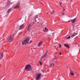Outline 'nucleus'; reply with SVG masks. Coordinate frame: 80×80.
I'll list each match as a JSON object with an SVG mask.
<instances>
[{
	"instance_id": "obj_1",
	"label": "nucleus",
	"mask_w": 80,
	"mask_h": 80,
	"mask_svg": "<svg viewBox=\"0 0 80 80\" xmlns=\"http://www.w3.org/2000/svg\"><path fill=\"white\" fill-rule=\"evenodd\" d=\"M30 40V38L28 37L25 38V40L22 41V44L23 45L28 43V42Z\"/></svg>"
},
{
	"instance_id": "obj_2",
	"label": "nucleus",
	"mask_w": 80,
	"mask_h": 80,
	"mask_svg": "<svg viewBox=\"0 0 80 80\" xmlns=\"http://www.w3.org/2000/svg\"><path fill=\"white\" fill-rule=\"evenodd\" d=\"M25 70H27V71H32V68L31 65H27L25 67Z\"/></svg>"
},
{
	"instance_id": "obj_3",
	"label": "nucleus",
	"mask_w": 80,
	"mask_h": 80,
	"mask_svg": "<svg viewBox=\"0 0 80 80\" xmlns=\"http://www.w3.org/2000/svg\"><path fill=\"white\" fill-rule=\"evenodd\" d=\"M7 40L9 42H12L13 40V35H11L10 37H9L7 39Z\"/></svg>"
},
{
	"instance_id": "obj_4",
	"label": "nucleus",
	"mask_w": 80,
	"mask_h": 80,
	"mask_svg": "<svg viewBox=\"0 0 80 80\" xmlns=\"http://www.w3.org/2000/svg\"><path fill=\"white\" fill-rule=\"evenodd\" d=\"M35 20L36 22H38V23H39V22H40V18H38V15L36 16L35 18Z\"/></svg>"
},
{
	"instance_id": "obj_5",
	"label": "nucleus",
	"mask_w": 80,
	"mask_h": 80,
	"mask_svg": "<svg viewBox=\"0 0 80 80\" xmlns=\"http://www.w3.org/2000/svg\"><path fill=\"white\" fill-rule=\"evenodd\" d=\"M20 7V3L18 2L17 5L15 6V7L14 8V9L15 8H19Z\"/></svg>"
},
{
	"instance_id": "obj_6",
	"label": "nucleus",
	"mask_w": 80,
	"mask_h": 80,
	"mask_svg": "<svg viewBox=\"0 0 80 80\" xmlns=\"http://www.w3.org/2000/svg\"><path fill=\"white\" fill-rule=\"evenodd\" d=\"M32 25L31 24H30L29 25V26H28V30H29V31H30V30H32V28H30V27H32Z\"/></svg>"
},
{
	"instance_id": "obj_7",
	"label": "nucleus",
	"mask_w": 80,
	"mask_h": 80,
	"mask_svg": "<svg viewBox=\"0 0 80 80\" xmlns=\"http://www.w3.org/2000/svg\"><path fill=\"white\" fill-rule=\"evenodd\" d=\"M76 19L77 18H75L73 20H71V21L72 23H75L77 22V20H76Z\"/></svg>"
},
{
	"instance_id": "obj_8",
	"label": "nucleus",
	"mask_w": 80,
	"mask_h": 80,
	"mask_svg": "<svg viewBox=\"0 0 80 80\" xmlns=\"http://www.w3.org/2000/svg\"><path fill=\"white\" fill-rule=\"evenodd\" d=\"M47 57V53H45L44 55H42L41 57V59H42V58H46Z\"/></svg>"
},
{
	"instance_id": "obj_9",
	"label": "nucleus",
	"mask_w": 80,
	"mask_h": 80,
	"mask_svg": "<svg viewBox=\"0 0 80 80\" xmlns=\"http://www.w3.org/2000/svg\"><path fill=\"white\" fill-rule=\"evenodd\" d=\"M3 53L0 54V60H2L3 58Z\"/></svg>"
},
{
	"instance_id": "obj_10",
	"label": "nucleus",
	"mask_w": 80,
	"mask_h": 80,
	"mask_svg": "<svg viewBox=\"0 0 80 80\" xmlns=\"http://www.w3.org/2000/svg\"><path fill=\"white\" fill-rule=\"evenodd\" d=\"M24 28V24H23L22 25H21L20 26V27L19 28V29H22V28Z\"/></svg>"
},
{
	"instance_id": "obj_11",
	"label": "nucleus",
	"mask_w": 80,
	"mask_h": 80,
	"mask_svg": "<svg viewBox=\"0 0 80 80\" xmlns=\"http://www.w3.org/2000/svg\"><path fill=\"white\" fill-rule=\"evenodd\" d=\"M77 35V33H75L73 34H72V36H71V37L72 38H73L74 37H75V35Z\"/></svg>"
},
{
	"instance_id": "obj_12",
	"label": "nucleus",
	"mask_w": 80,
	"mask_h": 80,
	"mask_svg": "<svg viewBox=\"0 0 80 80\" xmlns=\"http://www.w3.org/2000/svg\"><path fill=\"white\" fill-rule=\"evenodd\" d=\"M74 73H76V72H73V71H71V75H75V74H74Z\"/></svg>"
},
{
	"instance_id": "obj_13",
	"label": "nucleus",
	"mask_w": 80,
	"mask_h": 80,
	"mask_svg": "<svg viewBox=\"0 0 80 80\" xmlns=\"http://www.w3.org/2000/svg\"><path fill=\"white\" fill-rule=\"evenodd\" d=\"M50 66L51 67H54V64L53 63H51L50 64Z\"/></svg>"
},
{
	"instance_id": "obj_14",
	"label": "nucleus",
	"mask_w": 80,
	"mask_h": 80,
	"mask_svg": "<svg viewBox=\"0 0 80 80\" xmlns=\"http://www.w3.org/2000/svg\"><path fill=\"white\" fill-rule=\"evenodd\" d=\"M11 8L9 9H8V11H7V13H10L11 12Z\"/></svg>"
},
{
	"instance_id": "obj_15",
	"label": "nucleus",
	"mask_w": 80,
	"mask_h": 80,
	"mask_svg": "<svg viewBox=\"0 0 80 80\" xmlns=\"http://www.w3.org/2000/svg\"><path fill=\"white\" fill-rule=\"evenodd\" d=\"M64 46H65L66 47H67L68 48H69V46H68V45L67 44H65Z\"/></svg>"
},
{
	"instance_id": "obj_16",
	"label": "nucleus",
	"mask_w": 80,
	"mask_h": 80,
	"mask_svg": "<svg viewBox=\"0 0 80 80\" xmlns=\"http://www.w3.org/2000/svg\"><path fill=\"white\" fill-rule=\"evenodd\" d=\"M41 53H43V50L42 49L41 50Z\"/></svg>"
},
{
	"instance_id": "obj_17",
	"label": "nucleus",
	"mask_w": 80,
	"mask_h": 80,
	"mask_svg": "<svg viewBox=\"0 0 80 80\" xmlns=\"http://www.w3.org/2000/svg\"><path fill=\"white\" fill-rule=\"evenodd\" d=\"M54 13H55V11H54V10H53L52 11V12L51 13V14L52 15V14H54Z\"/></svg>"
},
{
	"instance_id": "obj_18",
	"label": "nucleus",
	"mask_w": 80,
	"mask_h": 80,
	"mask_svg": "<svg viewBox=\"0 0 80 80\" xmlns=\"http://www.w3.org/2000/svg\"><path fill=\"white\" fill-rule=\"evenodd\" d=\"M56 59H57V58H54V59L53 60V62H55V60H56Z\"/></svg>"
},
{
	"instance_id": "obj_19",
	"label": "nucleus",
	"mask_w": 80,
	"mask_h": 80,
	"mask_svg": "<svg viewBox=\"0 0 80 80\" xmlns=\"http://www.w3.org/2000/svg\"><path fill=\"white\" fill-rule=\"evenodd\" d=\"M45 30H47L46 32H48V29H47V28H45Z\"/></svg>"
},
{
	"instance_id": "obj_20",
	"label": "nucleus",
	"mask_w": 80,
	"mask_h": 80,
	"mask_svg": "<svg viewBox=\"0 0 80 80\" xmlns=\"http://www.w3.org/2000/svg\"><path fill=\"white\" fill-rule=\"evenodd\" d=\"M66 38H67V39H69V38H70V36H69L68 37Z\"/></svg>"
},
{
	"instance_id": "obj_21",
	"label": "nucleus",
	"mask_w": 80,
	"mask_h": 80,
	"mask_svg": "<svg viewBox=\"0 0 80 80\" xmlns=\"http://www.w3.org/2000/svg\"><path fill=\"white\" fill-rule=\"evenodd\" d=\"M38 47H40V42L38 44Z\"/></svg>"
},
{
	"instance_id": "obj_22",
	"label": "nucleus",
	"mask_w": 80,
	"mask_h": 80,
	"mask_svg": "<svg viewBox=\"0 0 80 80\" xmlns=\"http://www.w3.org/2000/svg\"><path fill=\"white\" fill-rule=\"evenodd\" d=\"M32 41L31 40L30 42H29V43H32Z\"/></svg>"
},
{
	"instance_id": "obj_23",
	"label": "nucleus",
	"mask_w": 80,
	"mask_h": 80,
	"mask_svg": "<svg viewBox=\"0 0 80 80\" xmlns=\"http://www.w3.org/2000/svg\"><path fill=\"white\" fill-rule=\"evenodd\" d=\"M40 65H42V62H40Z\"/></svg>"
},
{
	"instance_id": "obj_24",
	"label": "nucleus",
	"mask_w": 80,
	"mask_h": 80,
	"mask_svg": "<svg viewBox=\"0 0 80 80\" xmlns=\"http://www.w3.org/2000/svg\"><path fill=\"white\" fill-rule=\"evenodd\" d=\"M59 55H62V52H60L59 53Z\"/></svg>"
},
{
	"instance_id": "obj_25",
	"label": "nucleus",
	"mask_w": 80,
	"mask_h": 80,
	"mask_svg": "<svg viewBox=\"0 0 80 80\" xmlns=\"http://www.w3.org/2000/svg\"><path fill=\"white\" fill-rule=\"evenodd\" d=\"M62 2H60V6H61V4H62Z\"/></svg>"
},
{
	"instance_id": "obj_26",
	"label": "nucleus",
	"mask_w": 80,
	"mask_h": 80,
	"mask_svg": "<svg viewBox=\"0 0 80 80\" xmlns=\"http://www.w3.org/2000/svg\"><path fill=\"white\" fill-rule=\"evenodd\" d=\"M64 14H65V13H64V12H62V15H64Z\"/></svg>"
},
{
	"instance_id": "obj_27",
	"label": "nucleus",
	"mask_w": 80,
	"mask_h": 80,
	"mask_svg": "<svg viewBox=\"0 0 80 80\" xmlns=\"http://www.w3.org/2000/svg\"><path fill=\"white\" fill-rule=\"evenodd\" d=\"M47 38H50V36H48Z\"/></svg>"
},
{
	"instance_id": "obj_28",
	"label": "nucleus",
	"mask_w": 80,
	"mask_h": 80,
	"mask_svg": "<svg viewBox=\"0 0 80 80\" xmlns=\"http://www.w3.org/2000/svg\"><path fill=\"white\" fill-rule=\"evenodd\" d=\"M42 41H41L40 42V45H41V44H42Z\"/></svg>"
},
{
	"instance_id": "obj_29",
	"label": "nucleus",
	"mask_w": 80,
	"mask_h": 80,
	"mask_svg": "<svg viewBox=\"0 0 80 80\" xmlns=\"http://www.w3.org/2000/svg\"><path fill=\"white\" fill-rule=\"evenodd\" d=\"M59 46H60L61 47H62V45H61L60 44H59Z\"/></svg>"
},
{
	"instance_id": "obj_30",
	"label": "nucleus",
	"mask_w": 80,
	"mask_h": 80,
	"mask_svg": "<svg viewBox=\"0 0 80 80\" xmlns=\"http://www.w3.org/2000/svg\"><path fill=\"white\" fill-rule=\"evenodd\" d=\"M63 9H64V10H63V11H65V8H63Z\"/></svg>"
},
{
	"instance_id": "obj_31",
	"label": "nucleus",
	"mask_w": 80,
	"mask_h": 80,
	"mask_svg": "<svg viewBox=\"0 0 80 80\" xmlns=\"http://www.w3.org/2000/svg\"><path fill=\"white\" fill-rule=\"evenodd\" d=\"M39 63L40 64V61H39Z\"/></svg>"
},
{
	"instance_id": "obj_32",
	"label": "nucleus",
	"mask_w": 80,
	"mask_h": 80,
	"mask_svg": "<svg viewBox=\"0 0 80 80\" xmlns=\"http://www.w3.org/2000/svg\"><path fill=\"white\" fill-rule=\"evenodd\" d=\"M71 0V2H72V1L73 0Z\"/></svg>"
},
{
	"instance_id": "obj_33",
	"label": "nucleus",
	"mask_w": 80,
	"mask_h": 80,
	"mask_svg": "<svg viewBox=\"0 0 80 80\" xmlns=\"http://www.w3.org/2000/svg\"><path fill=\"white\" fill-rule=\"evenodd\" d=\"M47 13V14H48V12Z\"/></svg>"
},
{
	"instance_id": "obj_34",
	"label": "nucleus",
	"mask_w": 80,
	"mask_h": 80,
	"mask_svg": "<svg viewBox=\"0 0 80 80\" xmlns=\"http://www.w3.org/2000/svg\"><path fill=\"white\" fill-rule=\"evenodd\" d=\"M70 22V21H68V22Z\"/></svg>"
},
{
	"instance_id": "obj_35",
	"label": "nucleus",
	"mask_w": 80,
	"mask_h": 80,
	"mask_svg": "<svg viewBox=\"0 0 80 80\" xmlns=\"http://www.w3.org/2000/svg\"><path fill=\"white\" fill-rule=\"evenodd\" d=\"M60 48H61V46L60 47Z\"/></svg>"
},
{
	"instance_id": "obj_36",
	"label": "nucleus",
	"mask_w": 80,
	"mask_h": 80,
	"mask_svg": "<svg viewBox=\"0 0 80 80\" xmlns=\"http://www.w3.org/2000/svg\"><path fill=\"white\" fill-rule=\"evenodd\" d=\"M42 66H43V67H44V65H42Z\"/></svg>"
},
{
	"instance_id": "obj_37",
	"label": "nucleus",
	"mask_w": 80,
	"mask_h": 80,
	"mask_svg": "<svg viewBox=\"0 0 80 80\" xmlns=\"http://www.w3.org/2000/svg\"><path fill=\"white\" fill-rule=\"evenodd\" d=\"M41 33H43V32H42Z\"/></svg>"
},
{
	"instance_id": "obj_38",
	"label": "nucleus",
	"mask_w": 80,
	"mask_h": 80,
	"mask_svg": "<svg viewBox=\"0 0 80 80\" xmlns=\"http://www.w3.org/2000/svg\"><path fill=\"white\" fill-rule=\"evenodd\" d=\"M21 19H22V18H21Z\"/></svg>"
},
{
	"instance_id": "obj_39",
	"label": "nucleus",
	"mask_w": 80,
	"mask_h": 80,
	"mask_svg": "<svg viewBox=\"0 0 80 80\" xmlns=\"http://www.w3.org/2000/svg\"><path fill=\"white\" fill-rule=\"evenodd\" d=\"M44 68H46V67H44Z\"/></svg>"
},
{
	"instance_id": "obj_40",
	"label": "nucleus",
	"mask_w": 80,
	"mask_h": 80,
	"mask_svg": "<svg viewBox=\"0 0 80 80\" xmlns=\"http://www.w3.org/2000/svg\"><path fill=\"white\" fill-rule=\"evenodd\" d=\"M65 80H67L66 79H65Z\"/></svg>"
},
{
	"instance_id": "obj_41",
	"label": "nucleus",
	"mask_w": 80,
	"mask_h": 80,
	"mask_svg": "<svg viewBox=\"0 0 80 80\" xmlns=\"http://www.w3.org/2000/svg\"><path fill=\"white\" fill-rule=\"evenodd\" d=\"M41 22H42V21H41Z\"/></svg>"
}]
</instances>
